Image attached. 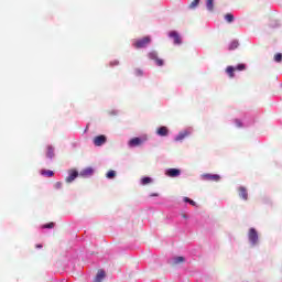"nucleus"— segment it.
I'll list each match as a JSON object with an SVG mask.
<instances>
[{
    "mask_svg": "<svg viewBox=\"0 0 282 282\" xmlns=\"http://www.w3.org/2000/svg\"><path fill=\"white\" fill-rule=\"evenodd\" d=\"M273 59L275 61V63H281L282 61V54L281 53H276L273 57Z\"/></svg>",
    "mask_w": 282,
    "mask_h": 282,
    "instance_id": "obj_24",
    "label": "nucleus"
},
{
    "mask_svg": "<svg viewBox=\"0 0 282 282\" xmlns=\"http://www.w3.org/2000/svg\"><path fill=\"white\" fill-rule=\"evenodd\" d=\"M184 202L191 204V206H196L195 200H193V199H191V198H188V197H185V198H184Z\"/></svg>",
    "mask_w": 282,
    "mask_h": 282,
    "instance_id": "obj_28",
    "label": "nucleus"
},
{
    "mask_svg": "<svg viewBox=\"0 0 282 282\" xmlns=\"http://www.w3.org/2000/svg\"><path fill=\"white\" fill-rule=\"evenodd\" d=\"M237 127H242V123L239 121V119H236Z\"/></svg>",
    "mask_w": 282,
    "mask_h": 282,
    "instance_id": "obj_31",
    "label": "nucleus"
},
{
    "mask_svg": "<svg viewBox=\"0 0 282 282\" xmlns=\"http://www.w3.org/2000/svg\"><path fill=\"white\" fill-rule=\"evenodd\" d=\"M36 248H43V245H37Z\"/></svg>",
    "mask_w": 282,
    "mask_h": 282,
    "instance_id": "obj_33",
    "label": "nucleus"
},
{
    "mask_svg": "<svg viewBox=\"0 0 282 282\" xmlns=\"http://www.w3.org/2000/svg\"><path fill=\"white\" fill-rule=\"evenodd\" d=\"M42 228H54V223H48L42 226Z\"/></svg>",
    "mask_w": 282,
    "mask_h": 282,
    "instance_id": "obj_30",
    "label": "nucleus"
},
{
    "mask_svg": "<svg viewBox=\"0 0 282 282\" xmlns=\"http://www.w3.org/2000/svg\"><path fill=\"white\" fill-rule=\"evenodd\" d=\"M105 276H107V273L105 272V270L100 269L97 272V275L94 279V282H102L105 281Z\"/></svg>",
    "mask_w": 282,
    "mask_h": 282,
    "instance_id": "obj_9",
    "label": "nucleus"
},
{
    "mask_svg": "<svg viewBox=\"0 0 282 282\" xmlns=\"http://www.w3.org/2000/svg\"><path fill=\"white\" fill-rule=\"evenodd\" d=\"M235 69L236 72H243V69H246V64H239Z\"/></svg>",
    "mask_w": 282,
    "mask_h": 282,
    "instance_id": "obj_25",
    "label": "nucleus"
},
{
    "mask_svg": "<svg viewBox=\"0 0 282 282\" xmlns=\"http://www.w3.org/2000/svg\"><path fill=\"white\" fill-rule=\"evenodd\" d=\"M239 197H241V199L247 200L248 199V189H246V187H239Z\"/></svg>",
    "mask_w": 282,
    "mask_h": 282,
    "instance_id": "obj_12",
    "label": "nucleus"
},
{
    "mask_svg": "<svg viewBox=\"0 0 282 282\" xmlns=\"http://www.w3.org/2000/svg\"><path fill=\"white\" fill-rule=\"evenodd\" d=\"M151 182H153V180L151 177H149V176L143 177L141 180V183H142L143 186H147V184H151Z\"/></svg>",
    "mask_w": 282,
    "mask_h": 282,
    "instance_id": "obj_18",
    "label": "nucleus"
},
{
    "mask_svg": "<svg viewBox=\"0 0 282 282\" xmlns=\"http://www.w3.org/2000/svg\"><path fill=\"white\" fill-rule=\"evenodd\" d=\"M149 43H151V37L145 36V37H142V39H139V40H134L132 45L137 50H142V47H147V45H149Z\"/></svg>",
    "mask_w": 282,
    "mask_h": 282,
    "instance_id": "obj_1",
    "label": "nucleus"
},
{
    "mask_svg": "<svg viewBox=\"0 0 282 282\" xmlns=\"http://www.w3.org/2000/svg\"><path fill=\"white\" fill-rule=\"evenodd\" d=\"M181 173L182 172L177 169H169L165 175H167V177H180Z\"/></svg>",
    "mask_w": 282,
    "mask_h": 282,
    "instance_id": "obj_8",
    "label": "nucleus"
},
{
    "mask_svg": "<svg viewBox=\"0 0 282 282\" xmlns=\"http://www.w3.org/2000/svg\"><path fill=\"white\" fill-rule=\"evenodd\" d=\"M95 147H102L107 142V137L105 134H100L94 138L93 140Z\"/></svg>",
    "mask_w": 282,
    "mask_h": 282,
    "instance_id": "obj_3",
    "label": "nucleus"
},
{
    "mask_svg": "<svg viewBox=\"0 0 282 282\" xmlns=\"http://www.w3.org/2000/svg\"><path fill=\"white\" fill-rule=\"evenodd\" d=\"M106 177H108V180H113V177H116V171L110 170L107 174Z\"/></svg>",
    "mask_w": 282,
    "mask_h": 282,
    "instance_id": "obj_22",
    "label": "nucleus"
},
{
    "mask_svg": "<svg viewBox=\"0 0 282 282\" xmlns=\"http://www.w3.org/2000/svg\"><path fill=\"white\" fill-rule=\"evenodd\" d=\"M46 158H54V148H52V145L47 147Z\"/></svg>",
    "mask_w": 282,
    "mask_h": 282,
    "instance_id": "obj_15",
    "label": "nucleus"
},
{
    "mask_svg": "<svg viewBox=\"0 0 282 282\" xmlns=\"http://www.w3.org/2000/svg\"><path fill=\"white\" fill-rule=\"evenodd\" d=\"M54 188H56L57 191L61 189V188H63V183L56 182V183L54 184Z\"/></svg>",
    "mask_w": 282,
    "mask_h": 282,
    "instance_id": "obj_29",
    "label": "nucleus"
},
{
    "mask_svg": "<svg viewBox=\"0 0 282 282\" xmlns=\"http://www.w3.org/2000/svg\"><path fill=\"white\" fill-rule=\"evenodd\" d=\"M186 259L182 256L173 258L172 265H178V263H184Z\"/></svg>",
    "mask_w": 282,
    "mask_h": 282,
    "instance_id": "obj_13",
    "label": "nucleus"
},
{
    "mask_svg": "<svg viewBox=\"0 0 282 282\" xmlns=\"http://www.w3.org/2000/svg\"><path fill=\"white\" fill-rule=\"evenodd\" d=\"M248 237L250 243H252L253 246H257V243H259V234L257 232V229L250 228Z\"/></svg>",
    "mask_w": 282,
    "mask_h": 282,
    "instance_id": "obj_2",
    "label": "nucleus"
},
{
    "mask_svg": "<svg viewBox=\"0 0 282 282\" xmlns=\"http://www.w3.org/2000/svg\"><path fill=\"white\" fill-rule=\"evenodd\" d=\"M76 177H78V171L69 170L68 171V176L65 178V182L67 184H72V182H74V180H76Z\"/></svg>",
    "mask_w": 282,
    "mask_h": 282,
    "instance_id": "obj_5",
    "label": "nucleus"
},
{
    "mask_svg": "<svg viewBox=\"0 0 282 282\" xmlns=\"http://www.w3.org/2000/svg\"><path fill=\"white\" fill-rule=\"evenodd\" d=\"M154 62L156 63L158 67H162V65H164V59H162L160 57L156 58Z\"/></svg>",
    "mask_w": 282,
    "mask_h": 282,
    "instance_id": "obj_26",
    "label": "nucleus"
},
{
    "mask_svg": "<svg viewBox=\"0 0 282 282\" xmlns=\"http://www.w3.org/2000/svg\"><path fill=\"white\" fill-rule=\"evenodd\" d=\"M203 180L207 182H219L221 176H219V174H203Z\"/></svg>",
    "mask_w": 282,
    "mask_h": 282,
    "instance_id": "obj_6",
    "label": "nucleus"
},
{
    "mask_svg": "<svg viewBox=\"0 0 282 282\" xmlns=\"http://www.w3.org/2000/svg\"><path fill=\"white\" fill-rule=\"evenodd\" d=\"M148 57L150 58V61H155L156 58H160V57L158 56V52H155V51L150 52V53L148 54Z\"/></svg>",
    "mask_w": 282,
    "mask_h": 282,
    "instance_id": "obj_16",
    "label": "nucleus"
},
{
    "mask_svg": "<svg viewBox=\"0 0 282 282\" xmlns=\"http://www.w3.org/2000/svg\"><path fill=\"white\" fill-rule=\"evenodd\" d=\"M184 138H186V132H185V133H180V134L176 137V142H180V141L184 140Z\"/></svg>",
    "mask_w": 282,
    "mask_h": 282,
    "instance_id": "obj_27",
    "label": "nucleus"
},
{
    "mask_svg": "<svg viewBox=\"0 0 282 282\" xmlns=\"http://www.w3.org/2000/svg\"><path fill=\"white\" fill-rule=\"evenodd\" d=\"M80 177H91L94 175V167H86L79 172Z\"/></svg>",
    "mask_w": 282,
    "mask_h": 282,
    "instance_id": "obj_7",
    "label": "nucleus"
},
{
    "mask_svg": "<svg viewBox=\"0 0 282 282\" xmlns=\"http://www.w3.org/2000/svg\"><path fill=\"white\" fill-rule=\"evenodd\" d=\"M214 0H207V10H209V12H213V10H215V4L213 3Z\"/></svg>",
    "mask_w": 282,
    "mask_h": 282,
    "instance_id": "obj_17",
    "label": "nucleus"
},
{
    "mask_svg": "<svg viewBox=\"0 0 282 282\" xmlns=\"http://www.w3.org/2000/svg\"><path fill=\"white\" fill-rule=\"evenodd\" d=\"M138 76H142V70H137Z\"/></svg>",
    "mask_w": 282,
    "mask_h": 282,
    "instance_id": "obj_32",
    "label": "nucleus"
},
{
    "mask_svg": "<svg viewBox=\"0 0 282 282\" xmlns=\"http://www.w3.org/2000/svg\"><path fill=\"white\" fill-rule=\"evenodd\" d=\"M169 36L170 39H173L174 45H182V37H180V33H177V31H171Z\"/></svg>",
    "mask_w": 282,
    "mask_h": 282,
    "instance_id": "obj_4",
    "label": "nucleus"
},
{
    "mask_svg": "<svg viewBox=\"0 0 282 282\" xmlns=\"http://www.w3.org/2000/svg\"><path fill=\"white\" fill-rule=\"evenodd\" d=\"M235 72H236V68L232 66H228L226 68V73L228 74L229 78H235Z\"/></svg>",
    "mask_w": 282,
    "mask_h": 282,
    "instance_id": "obj_14",
    "label": "nucleus"
},
{
    "mask_svg": "<svg viewBox=\"0 0 282 282\" xmlns=\"http://www.w3.org/2000/svg\"><path fill=\"white\" fill-rule=\"evenodd\" d=\"M237 47H239V42H238V41H232V42L229 44V50H230V51L237 50Z\"/></svg>",
    "mask_w": 282,
    "mask_h": 282,
    "instance_id": "obj_20",
    "label": "nucleus"
},
{
    "mask_svg": "<svg viewBox=\"0 0 282 282\" xmlns=\"http://www.w3.org/2000/svg\"><path fill=\"white\" fill-rule=\"evenodd\" d=\"M156 133L158 135H161L162 138L169 135V128L166 127H160L158 130H156Z\"/></svg>",
    "mask_w": 282,
    "mask_h": 282,
    "instance_id": "obj_11",
    "label": "nucleus"
},
{
    "mask_svg": "<svg viewBox=\"0 0 282 282\" xmlns=\"http://www.w3.org/2000/svg\"><path fill=\"white\" fill-rule=\"evenodd\" d=\"M225 19L228 23H232V21H235V15H232V13H227Z\"/></svg>",
    "mask_w": 282,
    "mask_h": 282,
    "instance_id": "obj_19",
    "label": "nucleus"
},
{
    "mask_svg": "<svg viewBox=\"0 0 282 282\" xmlns=\"http://www.w3.org/2000/svg\"><path fill=\"white\" fill-rule=\"evenodd\" d=\"M142 142H143L142 139L135 137L129 141V147H140Z\"/></svg>",
    "mask_w": 282,
    "mask_h": 282,
    "instance_id": "obj_10",
    "label": "nucleus"
},
{
    "mask_svg": "<svg viewBox=\"0 0 282 282\" xmlns=\"http://www.w3.org/2000/svg\"><path fill=\"white\" fill-rule=\"evenodd\" d=\"M42 175H46L47 177H53L54 172L52 170L42 171Z\"/></svg>",
    "mask_w": 282,
    "mask_h": 282,
    "instance_id": "obj_21",
    "label": "nucleus"
},
{
    "mask_svg": "<svg viewBox=\"0 0 282 282\" xmlns=\"http://www.w3.org/2000/svg\"><path fill=\"white\" fill-rule=\"evenodd\" d=\"M199 6V0H194L191 2L189 8L191 10H195Z\"/></svg>",
    "mask_w": 282,
    "mask_h": 282,
    "instance_id": "obj_23",
    "label": "nucleus"
}]
</instances>
